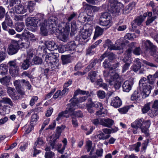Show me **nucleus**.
I'll return each mask as SVG.
<instances>
[{
	"label": "nucleus",
	"mask_w": 158,
	"mask_h": 158,
	"mask_svg": "<svg viewBox=\"0 0 158 158\" xmlns=\"http://www.w3.org/2000/svg\"><path fill=\"white\" fill-rule=\"evenodd\" d=\"M43 23L41 26L40 30L44 35H46L48 34V30L49 29L54 31L57 27V19L55 17H52L48 19V21L43 19Z\"/></svg>",
	"instance_id": "nucleus-1"
},
{
	"label": "nucleus",
	"mask_w": 158,
	"mask_h": 158,
	"mask_svg": "<svg viewBox=\"0 0 158 158\" xmlns=\"http://www.w3.org/2000/svg\"><path fill=\"white\" fill-rule=\"evenodd\" d=\"M151 124L149 120H144L143 118H138L131 124L132 127L139 128L141 132L145 134L146 136L149 135V130Z\"/></svg>",
	"instance_id": "nucleus-2"
},
{
	"label": "nucleus",
	"mask_w": 158,
	"mask_h": 158,
	"mask_svg": "<svg viewBox=\"0 0 158 158\" xmlns=\"http://www.w3.org/2000/svg\"><path fill=\"white\" fill-rule=\"evenodd\" d=\"M142 47L145 50H149L155 61L158 63V49L156 47L148 40L142 41Z\"/></svg>",
	"instance_id": "nucleus-3"
},
{
	"label": "nucleus",
	"mask_w": 158,
	"mask_h": 158,
	"mask_svg": "<svg viewBox=\"0 0 158 158\" xmlns=\"http://www.w3.org/2000/svg\"><path fill=\"white\" fill-rule=\"evenodd\" d=\"M108 73L106 72L104 73V76L105 79L108 81H109L110 85L113 84V82H114V86L116 89H118L121 86V83L118 80L119 77L118 74L114 72V70H110L109 72L110 76L108 75Z\"/></svg>",
	"instance_id": "nucleus-4"
},
{
	"label": "nucleus",
	"mask_w": 158,
	"mask_h": 158,
	"mask_svg": "<svg viewBox=\"0 0 158 158\" xmlns=\"http://www.w3.org/2000/svg\"><path fill=\"white\" fill-rule=\"evenodd\" d=\"M79 94L83 95L86 94L87 96L90 95L88 91H83L81 90L80 89H78L76 90L74 93V95L73 96V98L72 99V101L71 103L68 104H72L74 109V110L76 108H83L84 106L80 105V103L84 102L87 98V97L83 96L82 97H80L78 99H77L76 100H73L74 99L77 95Z\"/></svg>",
	"instance_id": "nucleus-5"
},
{
	"label": "nucleus",
	"mask_w": 158,
	"mask_h": 158,
	"mask_svg": "<svg viewBox=\"0 0 158 158\" xmlns=\"http://www.w3.org/2000/svg\"><path fill=\"white\" fill-rule=\"evenodd\" d=\"M58 29L60 33L59 36L60 40L63 42L67 41L70 31L69 23L61 22L59 24Z\"/></svg>",
	"instance_id": "nucleus-6"
},
{
	"label": "nucleus",
	"mask_w": 158,
	"mask_h": 158,
	"mask_svg": "<svg viewBox=\"0 0 158 158\" xmlns=\"http://www.w3.org/2000/svg\"><path fill=\"white\" fill-rule=\"evenodd\" d=\"M146 81V78L143 77L141 78L139 82V87L140 90L143 91V98H145L148 97L150 94L152 89L154 88L153 85L147 84Z\"/></svg>",
	"instance_id": "nucleus-7"
},
{
	"label": "nucleus",
	"mask_w": 158,
	"mask_h": 158,
	"mask_svg": "<svg viewBox=\"0 0 158 158\" xmlns=\"http://www.w3.org/2000/svg\"><path fill=\"white\" fill-rule=\"evenodd\" d=\"M37 16L38 19H36V17H29L27 19L26 25L29 27H34L33 30H32V31H35V29L38 25L41 27L42 25L41 23H43V15L39 14L37 15Z\"/></svg>",
	"instance_id": "nucleus-8"
},
{
	"label": "nucleus",
	"mask_w": 158,
	"mask_h": 158,
	"mask_svg": "<svg viewBox=\"0 0 158 158\" xmlns=\"http://www.w3.org/2000/svg\"><path fill=\"white\" fill-rule=\"evenodd\" d=\"M123 5L121 2L114 1L110 4L109 8L110 11L112 14H115L120 12L121 10H123Z\"/></svg>",
	"instance_id": "nucleus-9"
},
{
	"label": "nucleus",
	"mask_w": 158,
	"mask_h": 158,
	"mask_svg": "<svg viewBox=\"0 0 158 158\" xmlns=\"http://www.w3.org/2000/svg\"><path fill=\"white\" fill-rule=\"evenodd\" d=\"M58 56V54L56 53H49L45 57V61L49 65H53V67H54V65L58 61L57 57Z\"/></svg>",
	"instance_id": "nucleus-10"
},
{
	"label": "nucleus",
	"mask_w": 158,
	"mask_h": 158,
	"mask_svg": "<svg viewBox=\"0 0 158 158\" xmlns=\"http://www.w3.org/2000/svg\"><path fill=\"white\" fill-rule=\"evenodd\" d=\"M8 64L9 65V72L10 75L14 77L17 76L19 74V68L16 62L15 61H10Z\"/></svg>",
	"instance_id": "nucleus-11"
},
{
	"label": "nucleus",
	"mask_w": 158,
	"mask_h": 158,
	"mask_svg": "<svg viewBox=\"0 0 158 158\" xmlns=\"http://www.w3.org/2000/svg\"><path fill=\"white\" fill-rule=\"evenodd\" d=\"M62 141L64 143V145L62 148L61 149H60L61 147L62 144H61L56 143L55 140H54L52 142L50 143V145L52 148L56 149L58 150V152L61 154L63 153L67 143V141L66 138H64Z\"/></svg>",
	"instance_id": "nucleus-12"
},
{
	"label": "nucleus",
	"mask_w": 158,
	"mask_h": 158,
	"mask_svg": "<svg viewBox=\"0 0 158 158\" xmlns=\"http://www.w3.org/2000/svg\"><path fill=\"white\" fill-rule=\"evenodd\" d=\"M125 45V43H121L120 45H116V46H114L111 42V41L109 40H107L105 41V43L103 45V47L105 48L108 47V48L110 50H119L123 48Z\"/></svg>",
	"instance_id": "nucleus-13"
},
{
	"label": "nucleus",
	"mask_w": 158,
	"mask_h": 158,
	"mask_svg": "<svg viewBox=\"0 0 158 158\" xmlns=\"http://www.w3.org/2000/svg\"><path fill=\"white\" fill-rule=\"evenodd\" d=\"M74 110V109L72 104H68L66 110L62 112L59 114L58 117L56 118V120L59 121L63 116L66 118H69V115H66V114L70 113V112H72Z\"/></svg>",
	"instance_id": "nucleus-14"
},
{
	"label": "nucleus",
	"mask_w": 158,
	"mask_h": 158,
	"mask_svg": "<svg viewBox=\"0 0 158 158\" xmlns=\"http://www.w3.org/2000/svg\"><path fill=\"white\" fill-rule=\"evenodd\" d=\"M19 46L17 41H13L8 48V52L9 55H12L16 53L19 49Z\"/></svg>",
	"instance_id": "nucleus-15"
},
{
	"label": "nucleus",
	"mask_w": 158,
	"mask_h": 158,
	"mask_svg": "<svg viewBox=\"0 0 158 158\" xmlns=\"http://www.w3.org/2000/svg\"><path fill=\"white\" fill-rule=\"evenodd\" d=\"M134 45V43L133 42L131 43L130 44V48H128L125 52V56L123 60L124 62L131 63V52L133 48Z\"/></svg>",
	"instance_id": "nucleus-16"
},
{
	"label": "nucleus",
	"mask_w": 158,
	"mask_h": 158,
	"mask_svg": "<svg viewBox=\"0 0 158 158\" xmlns=\"http://www.w3.org/2000/svg\"><path fill=\"white\" fill-rule=\"evenodd\" d=\"M33 54L31 53L29 54L27 53V57L26 59L24 60L22 63L21 65V68L23 70H26L29 67L31 64L30 61H31V58L33 57Z\"/></svg>",
	"instance_id": "nucleus-17"
},
{
	"label": "nucleus",
	"mask_w": 158,
	"mask_h": 158,
	"mask_svg": "<svg viewBox=\"0 0 158 158\" xmlns=\"http://www.w3.org/2000/svg\"><path fill=\"white\" fill-rule=\"evenodd\" d=\"M133 84V81L132 80H127L125 81L123 85V91L129 92L131 89Z\"/></svg>",
	"instance_id": "nucleus-18"
},
{
	"label": "nucleus",
	"mask_w": 158,
	"mask_h": 158,
	"mask_svg": "<svg viewBox=\"0 0 158 158\" xmlns=\"http://www.w3.org/2000/svg\"><path fill=\"white\" fill-rule=\"evenodd\" d=\"M101 125L107 127H110L114 123L113 120L108 118L101 119Z\"/></svg>",
	"instance_id": "nucleus-19"
},
{
	"label": "nucleus",
	"mask_w": 158,
	"mask_h": 158,
	"mask_svg": "<svg viewBox=\"0 0 158 158\" xmlns=\"http://www.w3.org/2000/svg\"><path fill=\"white\" fill-rule=\"evenodd\" d=\"M97 62V60H94V62L91 63V64L87 66L83 72H78L75 73L74 74L75 75L82 76L84 75L87 72L89 71L92 68H93L95 65L96 62Z\"/></svg>",
	"instance_id": "nucleus-20"
},
{
	"label": "nucleus",
	"mask_w": 158,
	"mask_h": 158,
	"mask_svg": "<svg viewBox=\"0 0 158 158\" xmlns=\"http://www.w3.org/2000/svg\"><path fill=\"white\" fill-rule=\"evenodd\" d=\"M111 106L115 108H117L120 106L122 105V102L121 99L118 97H116L113 98L111 101Z\"/></svg>",
	"instance_id": "nucleus-21"
},
{
	"label": "nucleus",
	"mask_w": 158,
	"mask_h": 158,
	"mask_svg": "<svg viewBox=\"0 0 158 158\" xmlns=\"http://www.w3.org/2000/svg\"><path fill=\"white\" fill-rule=\"evenodd\" d=\"M12 21L10 18L7 16H6L5 21L2 23V25L3 29L4 30H7V27L6 24L9 27H11L13 25Z\"/></svg>",
	"instance_id": "nucleus-22"
},
{
	"label": "nucleus",
	"mask_w": 158,
	"mask_h": 158,
	"mask_svg": "<svg viewBox=\"0 0 158 158\" xmlns=\"http://www.w3.org/2000/svg\"><path fill=\"white\" fill-rule=\"evenodd\" d=\"M45 44L47 48L50 51L56 50L58 48V45L53 41H47Z\"/></svg>",
	"instance_id": "nucleus-23"
},
{
	"label": "nucleus",
	"mask_w": 158,
	"mask_h": 158,
	"mask_svg": "<svg viewBox=\"0 0 158 158\" xmlns=\"http://www.w3.org/2000/svg\"><path fill=\"white\" fill-rule=\"evenodd\" d=\"M23 36L27 39L31 41H35L36 38L34 35L28 31L25 30L22 33Z\"/></svg>",
	"instance_id": "nucleus-24"
},
{
	"label": "nucleus",
	"mask_w": 158,
	"mask_h": 158,
	"mask_svg": "<svg viewBox=\"0 0 158 158\" xmlns=\"http://www.w3.org/2000/svg\"><path fill=\"white\" fill-rule=\"evenodd\" d=\"M110 137V135H105V134L101 131H98L95 137L99 140H105L108 139Z\"/></svg>",
	"instance_id": "nucleus-25"
},
{
	"label": "nucleus",
	"mask_w": 158,
	"mask_h": 158,
	"mask_svg": "<svg viewBox=\"0 0 158 158\" xmlns=\"http://www.w3.org/2000/svg\"><path fill=\"white\" fill-rule=\"evenodd\" d=\"M134 62V64L132 67V69L135 72H136L141 68V63L138 58L135 59Z\"/></svg>",
	"instance_id": "nucleus-26"
},
{
	"label": "nucleus",
	"mask_w": 158,
	"mask_h": 158,
	"mask_svg": "<svg viewBox=\"0 0 158 158\" xmlns=\"http://www.w3.org/2000/svg\"><path fill=\"white\" fill-rule=\"evenodd\" d=\"M141 99V93L138 90H135L131 95V99L132 101H139Z\"/></svg>",
	"instance_id": "nucleus-27"
},
{
	"label": "nucleus",
	"mask_w": 158,
	"mask_h": 158,
	"mask_svg": "<svg viewBox=\"0 0 158 158\" xmlns=\"http://www.w3.org/2000/svg\"><path fill=\"white\" fill-rule=\"evenodd\" d=\"M143 18L142 16H139L135 19L132 23V27L135 28L136 27V25H141L142 23L144 21Z\"/></svg>",
	"instance_id": "nucleus-28"
},
{
	"label": "nucleus",
	"mask_w": 158,
	"mask_h": 158,
	"mask_svg": "<svg viewBox=\"0 0 158 158\" xmlns=\"http://www.w3.org/2000/svg\"><path fill=\"white\" fill-rule=\"evenodd\" d=\"M99 24L102 26L109 27L112 25L111 19L99 20Z\"/></svg>",
	"instance_id": "nucleus-29"
},
{
	"label": "nucleus",
	"mask_w": 158,
	"mask_h": 158,
	"mask_svg": "<svg viewBox=\"0 0 158 158\" xmlns=\"http://www.w3.org/2000/svg\"><path fill=\"white\" fill-rule=\"evenodd\" d=\"M103 32V30L99 26H97L96 27L95 34L93 37L94 40L96 39L97 37L102 35Z\"/></svg>",
	"instance_id": "nucleus-30"
},
{
	"label": "nucleus",
	"mask_w": 158,
	"mask_h": 158,
	"mask_svg": "<svg viewBox=\"0 0 158 158\" xmlns=\"http://www.w3.org/2000/svg\"><path fill=\"white\" fill-rule=\"evenodd\" d=\"M31 58V60L30 61V64L32 65H34V64H41L42 62V59L41 58L37 56H35L34 57L33 59Z\"/></svg>",
	"instance_id": "nucleus-31"
},
{
	"label": "nucleus",
	"mask_w": 158,
	"mask_h": 158,
	"mask_svg": "<svg viewBox=\"0 0 158 158\" xmlns=\"http://www.w3.org/2000/svg\"><path fill=\"white\" fill-rule=\"evenodd\" d=\"M96 75L97 72L96 71H91L88 73L87 79L90 80L92 82H94L96 80Z\"/></svg>",
	"instance_id": "nucleus-32"
},
{
	"label": "nucleus",
	"mask_w": 158,
	"mask_h": 158,
	"mask_svg": "<svg viewBox=\"0 0 158 158\" xmlns=\"http://www.w3.org/2000/svg\"><path fill=\"white\" fill-rule=\"evenodd\" d=\"M67 51H74L77 47V45L74 41H71L68 43L66 45Z\"/></svg>",
	"instance_id": "nucleus-33"
},
{
	"label": "nucleus",
	"mask_w": 158,
	"mask_h": 158,
	"mask_svg": "<svg viewBox=\"0 0 158 158\" xmlns=\"http://www.w3.org/2000/svg\"><path fill=\"white\" fill-rule=\"evenodd\" d=\"M8 67L5 64H2L0 65V74L4 75L7 73Z\"/></svg>",
	"instance_id": "nucleus-34"
},
{
	"label": "nucleus",
	"mask_w": 158,
	"mask_h": 158,
	"mask_svg": "<svg viewBox=\"0 0 158 158\" xmlns=\"http://www.w3.org/2000/svg\"><path fill=\"white\" fill-rule=\"evenodd\" d=\"M83 5L85 9H88L90 7H91L92 8V10L94 12H97L99 11L100 9V7L94 6H90L85 2H83Z\"/></svg>",
	"instance_id": "nucleus-35"
},
{
	"label": "nucleus",
	"mask_w": 158,
	"mask_h": 158,
	"mask_svg": "<svg viewBox=\"0 0 158 158\" xmlns=\"http://www.w3.org/2000/svg\"><path fill=\"white\" fill-rule=\"evenodd\" d=\"M91 35V32L87 30H83L81 33V37L83 39L85 40L88 38Z\"/></svg>",
	"instance_id": "nucleus-36"
},
{
	"label": "nucleus",
	"mask_w": 158,
	"mask_h": 158,
	"mask_svg": "<svg viewBox=\"0 0 158 158\" xmlns=\"http://www.w3.org/2000/svg\"><path fill=\"white\" fill-rule=\"evenodd\" d=\"M27 9L25 8L22 5H18L16 7L15 11L17 13L23 14L27 11Z\"/></svg>",
	"instance_id": "nucleus-37"
},
{
	"label": "nucleus",
	"mask_w": 158,
	"mask_h": 158,
	"mask_svg": "<svg viewBox=\"0 0 158 158\" xmlns=\"http://www.w3.org/2000/svg\"><path fill=\"white\" fill-rule=\"evenodd\" d=\"M3 103L5 104H8L11 106H13V103L11 99L7 97H4L0 100V103L2 105Z\"/></svg>",
	"instance_id": "nucleus-38"
},
{
	"label": "nucleus",
	"mask_w": 158,
	"mask_h": 158,
	"mask_svg": "<svg viewBox=\"0 0 158 158\" xmlns=\"http://www.w3.org/2000/svg\"><path fill=\"white\" fill-rule=\"evenodd\" d=\"M147 81L148 84L153 85L154 84L156 78L153 75H149L147 77Z\"/></svg>",
	"instance_id": "nucleus-39"
},
{
	"label": "nucleus",
	"mask_w": 158,
	"mask_h": 158,
	"mask_svg": "<svg viewBox=\"0 0 158 158\" xmlns=\"http://www.w3.org/2000/svg\"><path fill=\"white\" fill-rule=\"evenodd\" d=\"M74 111V110L72 112L70 113H72V114H70L71 115H73V116H74L76 118H82L83 117V113L80 110L76 111Z\"/></svg>",
	"instance_id": "nucleus-40"
},
{
	"label": "nucleus",
	"mask_w": 158,
	"mask_h": 158,
	"mask_svg": "<svg viewBox=\"0 0 158 158\" xmlns=\"http://www.w3.org/2000/svg\"><path fill=\"white\" fill-rule=\"evenodd\" d=\"M108 19H111L110 15L107 12H104L101 14L99 20H104Z\"/></svg>",
	"instance_id": "nucleus-41"
},
{
	"label": "nucleus",
	"mask_w": 158,
	"mask_h": 158,
	"mask_svg": "<svg viewBox=\"0 0 158 158\" xmlns=\"http://www.w3.org/2000/svg\"><path fill=\"white\" fill-rule=\"evenodd\" d=\"M24 27V24L23 22L18 23L15 26V30L18 32L21 31Z\"/></svg>",
	"instance_id": "nucleus-42"
},
{
	"label": "nucleus",
	"mask_w": 158,
	"mask_h": 158,
	"mask_svg": "<svg viewBox=\"0 0 158 158\" xmlns=\"http://www.w3.org/2000/svg\"><path fill=\"white\" fill-rule=\"evenodd\" d=\"M7 92L9 96L14 99L15 97V90L14 89L9 87L7 88Z\"/></svg>",
	"instance_id": "nucleus-43"
},
{
	"label": "nucleus",
	"mask_w": 158,
	"mask_h": 158,
	"mask_svg": "<svg viewBox=\"0 0 158 158\" xmlns=\"http://www.w3.org/2000/svg\"><path fill=\"white\" fill-rule=\"evenodd\" d=\"M103 66L105 68H108L109 69V71H106L104 72V73L105 72H108V73H109V71L110 70H111H111L112 69V70H114V72H115V70H114L113 69H112V68L110 67V61H109V60L108 59H106L105 60L104 62L103 63ZM108 73V74L110 76V74L109 73Z\"/></svg>",
	"instance_id": "nucleus-44"
},
{
	"label": "nucleus",
	"mask_w": 158,
	"mask_h": 158,
	"mask_svg": "<svg viewBox=\"0 0 158 158\" xmlns=\"http://www.w3.org/2000/svg\"><path fill=\"white\" fill-rule=\"evenodd\" d=\"M61 59L63 64H65L69 63L71 60L69 56L68 55H64L61 56Z\"/></svg>",
	"instance_id": "nucleus-45"
},
{
	"label": "nucleus",
	"mask_w": 158,
	"mask_h": 158,
	"mask_svg": "<svg viewBox=\"0 0 158 158\" xmlns=\"http://www.w3.org/2000/svg\"><path fill=\"white\" fill-rule=\"evenodd\" d=\"M35 3L33 2L30 1L28 2L27 4V8L30 12H32L35 9Z\"/></svg>",
	"instance_id": "nucleus-46"
},
{
	"label": "nucleus",
	"mask_w": 158,
	"mask_h": 158,
	"mask_svg": "<svg viewBox=\"0 0 158 158\" xmlns=\"http://www.w3.org/2000/svg\"><path fill=\"white\" fill-rule=\"evenodd\" d=\"M38 119V116L37 114H33L31 118V125L35 124Z\"/></svg>",
	"instance_id": "nucleus-47"
},
{
	"label": "nucleus",
	"mask_w": 158,
	"mask_h": 158,
	"mask_svg": "<svg viewBox=\"0 0 158 158\" xmlns=\"http://www.w3.org/2000/svg\"><path fill=\"white\" fill-rule=\"evenodd\" d=\"M30 42L27 40H26L21 42L20 44V47L22 48H27L29 47Z\"/></svg>",
	"instance_id": "nucleus-48"
},
{
	"label": "nucleus",
	"mask_w": 158,
	"mask_h": 158,
	"mask_svg": "<svg viewBox=\"0 0 158 158\" xmlns=\"http://www.w3.org/2000/svg\"><path fill=\"white\" fill-rule=\"evenodd\" d=\"M130 107L129 106H125L122 108L118 109V110L121 114H125L128 111Z\"/></svg>",
	"instance_id": "nucleus-49"
},
{
	"label": "nucleus",
	"mask_w": 158,
	"mask_h": 158,
	"mask_svg": "<svg viewBox=\"0 0 158 158\" xmlns=\"http://www.w3.org/2000/svg\"><path fill=\"white\" fill-rule=\"evenodd\" d=\"M97 95L100 99H104L106 97V93L102 90H99L97 91Z\"/></svg>",
	"instance_id": "nucleus-50"
},
{
	"label": "nucleus",
	"mask_w": 158,
	"mask_h": 158,
	"mask_svg": "<svg viewBox=\"0 0 158 158\" xmlns=\"http://www.w3.org/2000/svg\"><path fill=\"white\" fill-rule=\"evenodd\" d=\"M72 123L74 128H77L78 127V124L77 118L74 116H72Z\"/></svg>",
	"instance_id": "nucleus-51"
},
{
	"label": "nucleus",
	"mask_w": 158,
	"mask_h": 158,
	"mask_svg": "<svg viewBox=\"0 0 158 158\" xmlns=\"http://www.w3.org/2000/svg\"><path fill=\"white\" fill-rule=\"evenodd\" d=\"M10 81V78L9 77H5L3 78L0 79V81L1 83L3 85H5L7 83H8Z\"/></svg>",
	"instance_id": "nucleus-52"
},
{
	"label": "nucleus",
	"mask_w": 158,
	"mask_h": 158,
	"mask_svg": "<svg viewBox=\"0 0 158 158\" xmlns=\"http://www.w3.org/2000/svg\"><path fill=\"white\" fill-rule=\"evenodd\" d=\"M44 144V142L43 139L41 138H38L37 141L35 142L34 146L39 147V146H41Z\"/></svg>",
	"instance_id": "nucleus-53"
},
{
	"label": "nucleus",
	"mask_w": 158,
	"mask_h": 158,
	"mask_svg": "<svg viewBox=\"0 0 158 158\" xmlns=\"http://www.w3.org/2000/svg\"><path fill=\"white\" fill-rule=\"evenodd\" d=\"M38 99V98L36 96H34L32 97L30 101L29 105L30 106H33L35 103L37 101Z\"/></svg>",
	"instance_id": "nucleus-54"
},
{
	"label": "nucleus",
	"mask_w": 158,
	"mask_h": 158,
	"mask_svg": "<svg viewBox=\"0 0 158 158\" xmlns=\"http://www.w3.org/2000/svg\"><path fill=\"white\" fill-rule=\"evenodd\" d=\"M6 14L5 9L2 6H0V19L4 18Z\"/></svg>",
	"instance_id": "nucleus-55"
},
{
	"label": "nucleus",
	"mask_w": 158,
	"mask_h": 158,
	"mask_svg": "<svg viewBox=\"0 0 158 158\" xmlns=\"http://www.w3.org/2000/svg\"><path fill=\"white\" fill-rule=\"evenodd\" d=\"M66 45H60L59 46H58V48L57 49H58L59 52L61 53H63L67 50V49H66Z\"/></svg>",
	"instance_id": "nucleus-56"
},
{
	"label": "nucleus",
	"mask_w": 158,
	"mask_h": 158,
	"mask_svg": "<svg viewBox=\"0 0 158 158\" xmlns=\"http://www.w3.org/2000/svg\"><path fill=\"white\" fill-rule=\"evenodd\" d=\"M150 104L148 103L146 104L142 109V111L143 113H147L150 109Z\"/></svg>",
	"instance_id": "nucleus-57"
},
{
	"label": "nucleus",
	"mask_w": 158,
	"mask_h": 158,
	"mask_svg": "<svg viewBox=\"0 0 158 158\" xmlns=\"http://www.w3.org/2000/svg\"><path fill=\"white\" fill-rule=\"evenodd\" d=\"M86 148L87 149V152H89L92 149V142L91 141L88 140L86 143Z\"/></svg>",
	"instance_id": "nucleus-58"
},
{
	"label": "nucleus",
	"mask_w": 158,
	"mask_h": 158,
	"mask_svg": "<svg viewBox=\"0 0 158 158\" xmlns=\"http://www.w3.org/2000/svg\"><path fill=\"white\" fill-rule=\"evenodd\" d=\"M101 119L99 118H94L92 120V122L93 123L95 126L101 125Z\"/></svg>",
	"instance_id": "nucleus-59"
},
{
	"label": "nucleus",
	"mask_w": 158,
	"mask_h": 158,
	"mask_svg": "<svg viewBox=\"0 0 158 158\" xmlns=\"http://www.w3.org/2000/svg\"><path fill=\"white\" fill-rule=\"evenodd\" d=\"M141 52L140 48L139 47L135 48L133 50V53L136 55H139Z\"/></svg>",
	"instance_id": "nucleus-60"
},
{
	"label": "nucleus",
	"mask_w": 158,
	"mask_h": 158,
	"mask_svg": "<svg viewBox=\"0 0 158 158\" xmlns=\"http://www.w3.org/2000/svg\"><path fill=\"white\" fill-rule=\"evenodd\" d=\"M54 153L52 152H46L45 155V158H52L54 156Z\"/></svg>",
	"instance_id": "nucleus-61"
},
{
	"label": "nucleus",
	"mask_w": 158,
	"mask_h": 158,
	"mask_svg": "<svg viewBox=\"0 0 158 158\" xmlns=\"http://www.w3.org/2000/svg\"><path fill=\"white\" fill-rule=\"evenodd\" d=\"M28 145V143H24L23 144H21L19 147V149L21 151L24 152L27 148Z\"/></svg>",
	"instance_id": "nucleus-62"
},
{
	"label": "nucleus",
	"mask_w": 158,
	"mask_h": 158,
	"mask_svg": "<svg viewBox=\"0 0 158 158\" xmlns=\"http://www.w3.org/2000/svg\"><path fill=\"white\" fill-rule=\"evenodd\" d=\"M156 19V16H155L152 17H148L146 22L147 25H148L153 22Z\"/></svg>",
	"instance_id": "nucleus-63"
},
{
	"label": "nucleus",
	"mask_w": 158,
	"mask_h": 158,
	"mask_svg": "<svg viewBox=\"0 0 158 158\" xmlns=\"http://www.w3.org/2000/svg\"><path fill=\"white\" fill-rule=\"evenodd\" d=\"M62 97V95H61L60 91L59 90H57L56 92V93L53 96V97L54 99H56L58 97L61 98Z\"/></svg>",
	"instance_id": "nucleus-64"
}]
</instances>
